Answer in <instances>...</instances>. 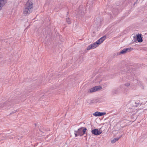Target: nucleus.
Segmentation results:
<instances>
[{"mask_svg":"<svg viewBox=\"0 0 147 147\" xmlns=\"http://www.w3.org/2000/svg\"><path fill=\"white\" fill-rule=\"evenodd\" d=\"M34 7L33 1L32 0H28L26 2L23 9V14L25 16L29 15L31 13Z\"/></svg>","mask_w":147,"mask_h":147,"instance_id":"1","label":"nucleus"},{"mask_svg":"<svg viewBox=\"0 0 147 147\" xmlns=\"http://www.w3.org/2000/svg\"><path fill=\"white\" fill-rule=\"evenodd\" d=\"M106 36H103L99 40H97L96 42H94L86 48L87 50H89L92 49H94L102 43L103 41L105 39Z\"/></svg>","mask_w":147,"mask_h":147,"instance_id":"2","label":"nucleus"},{"mask_svg":"<svg viewBox=\"0 0 147 147\" xmlns=\"http://www.w3.org/2000/svg\"><path fill=\"white\" fill-rule=\"evenodd\" d=\"M101 86H95L89 89L88 91V92L89 93H91L95 92L100 90L101 89Z\"/></svg>","mask_w":147,"mask_h":147,"instance_id":"3","label":"nucleus"},{"mask_svg":"<svg viewBox=\"0 0 147 147\" xmlns=\"http://www.w3.org/2000/svg\"><path fill=\"white\" fill-rule=\"evenodd\" d=\"M132 49L133 48L131 47L124 49L121 51L120 52L118 53L117 54L118 55H120L121 54H124L127 52H130Z\"/></svg>","mask_w":147,"mask_h":147,"instance_id":"4","label":"nucleus"},{"mask_svg":"<svg viewBox=\"0 0 147 147\" xmlns=\"http://www.w3.org/2000/svg\"><path fill=\"white\" fill-rule=\"evenodd\" d=\"M86 130V128L82 127L79 128L77 131L78 133V135L82 136L85 134Z\"/></svg>","mask_w":147,"mask_h":147,"instance_id":"5","label":"nucleus"},{"mask_svg":"<svg viewBox=\"0 0 147 147\" xmlns=\"http://www.w3.org/2000/svg\"><path fill=\"white\" fill-rule=\"evenodd\" d=\"M98 130L96 129H95L92 130L91 132L92 134L96 135H98L101 134L102 132V131L100 130Z\"/></svg>","mask_w":147,"mask_h":147,"instance_id":"6","label":"nucleus"},{"mask_svg":"<svg viewBox=\"0 0 147 147\" xmlns=\"http://www.w3.org/2000/svg\"><path fill=\"white\" fill-rule=\"evenodd\" d=\"M123 87L121 86H119L117 89V90H114L113 91V93L114 94H117L122 92Z\"/></svg>","mask_w":147,"mask_h":147,"instance_id":"7","label":"nucleus"},{"mask_svg":"<svg viewBox=\"0 0 147 147\" xmlns=\"http://www.w3.org/2000/svg\"><path fill=\"white\" fill-rule=\"evenodd\" d=\"M106 113L105 112H99L96 111L93 113V115L95 116H101L102 115H106Z\"/></svg>","mask_w":147,"mask_h":147,"instance_id":"8","label":"nucleus"},{"mask_svg":"<svg viewBox=\"0 0 147 147\" xmlns=\"http://www.w3.org/2000/svg\"><path fill=\"white\" fill-rule=\"evenodd\" d=\"M137 38L138 42H141L143 41L142 36V34H140L136 35V36H134V38Z\"/></svg>","mask_w":147,"mask_h":147,"instance_id":"9","label":"nucleus"},{"mask_svg":"<svg viewBox=\"0 0 147 147\" xmlns=\"http://www.w3.org/2000/svg\"><path fill=\"white\" fill-rule=\"evenodd\" d=\"M7 2V0H0V10L3 7Z\"/></svg>","mask_w":147,"mask_h":147,"instance_id":"10","label":"nucleus"},{"mask_svg":"<svg viewBox=\"0 0 147 147\" xmlns=\"http://www.w3.org/2000/svg\"><path fill=\"white\" fill-rule=\"evenodd\" d=\"M66 20L67 22L69 24L70 23V20L69 18H66Z\"/></svg>","mask_w":147,"mask_h":147,"instance_id":"11","label":"nucleus"},{"mask_svg":"<svg viewBox=\"0 0 147 147\" xmlns=\"http://www.w3.org/2000/svg\"><path fill=\"white\" fill-rule=\"evenodd\" d=\"M74 134L75 135L76 137H77V136H78V135H78V132L77 131H75Z\"/></svg>","mask_w":147,"mask_h":147,"instance_id":"12","label":"nucleus"},{"mask_svg":"<svg viewBox=\"0 0 147 147\" xmlns=\"http://www.w3.org/2000/svg\"><path fill=\"white\" fill-rule=\"evenodd\" d=\"M125 85L126 86H129L130 85V84L129 83H127L125 84Z\"/></svg>","mask_w":147,"mask_h":147,"instance_id":"13","label":"nucleus"},{"mask_svg":"<svg viewBox=\"0 0 147 147\" xmlns=\"http://www.w3.org/2000/svg\"><path fill=\"white\" fill-rule=\"evenodd\" d=\"M112 143H114L115 142V139H114L113 140H112L111 141Z\"/></svg>","mask_w":147,"mask_h":147,"instance_id":"14","label":"nucleus"},{"mask_svg":"<svg viewBox=\"0 0 147 147\" xmlns=\"http://www.w3.org/2000/svg\"><path fill=\"white\" fill-rule=\"evenodd\" d=\"M17 111V110H14V111H13V113H16V112Z\"/></svg>","mask_w":147,"mask_h":147,"instance_id":"15","label":"nucleus"},{"mask_svg":"<svg viewBox=\"0 0 147 147\" xmlns=\"http://www.w3.org/2000/svg\"><path fill=\"white\" fill-rule=\"evenodd\" d=\"M115 142H116V141H117L118 140V139H117V138H115Z\"/></svg>","mask_w":147,"mask_h":147,"instance_id":"16","label":"nucleus"}]
</instances>
